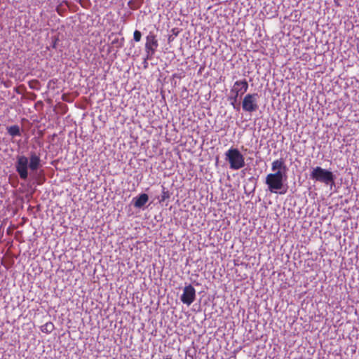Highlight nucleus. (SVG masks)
I'll use <instances>...</instances> for the list:
<instances>
[{"label": "nucleus", "instance_id": "12", "mask_svg": "<svg viewBox=\"0 0 359 359\" xmlns=\"http://www.w3.org/2000/svg\"><path fill=\"white\" fill-rule=\"evenodd\" d=\"M7 131L12 137L20 136L21 135L20 127L18 125L11 126L7 128Z\"/></svg>", "mask_w": 359, "mask_h": 359}, {"label": "nucleus", "instance_id": "8", "mask_svg": "<svg viewBox=\"0 0 359 359\" xmlns=\"http://www.w3.org/2000/svg\"><path fill=\"white\" fill-rule=\"evenodd\" d=\"M248 87V82L245 79H244L243 80L235 81L231 90L239 93V94L243 95L247 92Z\"/></svg>", "mask_w": 359, "mask_h": 359}, {"label": "nucleus", "instance_id": "16", "mask_svg": "<svg viewBox=\"0 0 359 359\" xmlns=\"http://www.w3.org/2000/svg\"><path fill=\"white\" fill-rule=\"evenodd\" d=\"M142 34L139 30H135L133 34V39L136 42H139L141 40Z\"/></svg>", "mask_w": 359, "mask_h": 359}, {"label": "nucleus", "instance_id": "5", "mask_svg": "<svg viewBox=\"0 0 359 359\" xmlns=\"http://www.w3.org/2000/svg\"><path fill=\"white\" fill-rule=\"evenodd\" d=\"M158 46V42L156 36L154 33L150 32L146 37L145 43V51L148 59H151L153 57Z\"/></svg>", "mask_w": 359, "mask_h": 359}, {"label": "nucleus", "instance_id": "11", "mask_svg": "<svg viewBox=\"0 0 359 359\" xmlns=\"http://www.w3.org/2000/svg\"><path fill=\"white\" fill-rule=\"evenodd\" d=\"M133 200L135 207L142 208L147 203L149 196L147 194H142L138 197L134 198Z\"/></svg>", "mask_w": 359, "mask_h": 359}, {"label": "nucleus", "instance_id": "3", "mask_svg": "<svg viewBox=\"0 0 359 359\" xmlns=\"http://www.w3.org/2000/svg\"><path fill=\"white\" fill-rule=\"evenodd\" d=\"M285 175L280 170H278L274 173L267 175L266 177V184L271 192H276L277 190L281 189L283 187V180Z\"/></svg>", "mask_w": 359, "mask_h": 359}, {"label": "nucleus", "instance_id": "1", "mask_svg": "<svg viewBox=\"0 0 359 359\" xmlns=\"http://www.w3.org/2000/svg\"><path fill=\"white\" fill-rule=\"evenodd\" d=\"M230 168L239 170L245 165V158L238 149L231 148L225 154Z\"/></svg>", "mask_w": 359, "mask_h": 359}, {"label": "nucleus", "instance_id": "7", "mask_svg": "<svg viewBox=\"0 0 359 359\" xmlns=\"http://www.w3.org/2000/svg\"><path fill=\"white\" fill-rule=\"evenodd\" d=\"M196 299V290L191 285L185 286L181 296V301L183 304L190 306Z\"/></svg>", "mask_w": 359, "mask_h": 359}, {"label": "nucleus", "instance_id": "10", "mask_svg": "<svg viewBox=\"0 0 359 359\" xmlns=\"http://www.w3.org/2000/svg\"><path fill=\"white\" fill-rule=\"evenodd\" d=\"M40 165V158L35 153H32L29 157V163L28 165L29 168L34 171L38 169Z\"/></svg>", "mask_w": 359, "mask_h": 359}, {"label": "nucleus", "instance_id": "4", "mask_svg": "<svg viewBox=\"0 0 359 359\" xmlns=\"http://www.w3.org/2000/svg\"><path fill=\"white\" fill-rule=\"evenodd\" d=\"M257 97V93L245 95L242 102L243 110L250 113L255 111L258 109Z\"/></svg>", "mask_w": 359, "mask_h": 359}, {"label": "nucleus", "instance_id": "18", "mask_svg": "<svg viewBox=\"0 0 359 359\" xmlns=\"http://www.w3.org/2000/svg\"><path fill=\"white\" fill-rule=\"evenodd\" d=\"M163 359H171V358L167 357V358H164Z\"/></svg>", "mask_w": 359, "mask_h": 359}, {"label": "nucleus", "instance_id": "13", "mask_svg": "<svg viewBox=\"0 0 359 359\" xmlns=\"http://www.w3.org/2000/svg\"><path fill=\"white\" fill-rule=\"evenodd\" d=\"M231 96L229 97V100L231 102V104L233 106L234 109L236 108L235 104L237 102L239 97L242 96L239 93L235 92L231 90Z\"/></svg>", "mask_w": 359, "mask_h": 359}, {"label": "nucleus", "instance_id": "14", "mask_svg": "<svg viewBox=\"0 0 359 359\" xmlns=\"http://www.w3.org/2000/svg\"><path fill=\"white\" fill-rule=\"evenodd\" d=\"M54 330V325L51 322H48L41 325V331L43 333L49 334Z\"/></svg>", "mask_w": 359, "mask_h": 359}, {"label": "nucleus", "instance_id": "15", "mask_svg": "<svg viewBox=\"0 0 359 359\" xmlns=\"http://www.w3.org/2000/svg\"><path fill=\"white\" fill-rule=\"evenodd\" d=\"M170 196L169 191L166 190L165 187H163L162 194L161 196L160 202H163L165 200L168 199Z\"/></svg>", "mask_w": 359, "mask_h": 359}, {"label": "nucleus", "instance_id": "2", "mask_svg": "<svg viewBox=\"0 0 359 359\" xmlns=\"http://www.w3.org/2000/svg\"><path fill=\"white\" fill-rule=\"evenodd\" d=\"M311 179L324 183L325 184H333L334 177L333 173L326 169L317 166L313 169L310 174Z\"/></svg>", "mask_w": 359, "mask_h": 359}, {"label": "nucleus", "instance_id": "9", "mask_svg": "<svg viewBox=\"0 0 359 359\" xmlns=\"http://www.w3.org/2000/svg\"><path fill=\"white\" fill-rule=\"evenodd\" d=\"M271 170L273 171L280 170L285 175L287 171V166L285 163V160L282 158L275 160L271 163Z\"/></svg>", "mask_w": 359, "mask_h": 359}, {"label": "nucleus", "instance_id": "17", "mask_svg": "<svg viewBox=\"0 0 359 359\" xmlns=\"http://www.w3.org/2000/svg\"><path fill=\"white\" fill-rule=\"evenodd\" d=\"M340 1H341V0H334V4L337 6H341L340 5Z\"/></svg>", "mask_w": 359, "mask_h": 359}, {"label": "nucleus", "instance_id": "6", "mask_svg": "<svg viewBox=\"0 0 359 359\" xmlns=\"http://www.w3.org/2000/svg\"><path fill=\"white\" fill-rule=\"evenodd\" d=\"M16 171L22 180H26L28 176V158L25 156H19L17 158Z\"/></svg>", "mask_w": 359, "mask_h": 359}]
</instances>
